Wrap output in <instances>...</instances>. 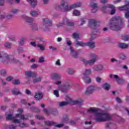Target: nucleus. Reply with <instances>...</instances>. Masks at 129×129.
<instances>
[{
  "instance_id": "1",
  "label": "nucleus",
  "mask_w": 129,
  "mask_h": 129,
  "mask_svg": "<svg viewBox=\"0 0 129 129\" xmlns=\"http://www.w3.org/2000/svg\"><path fill=\"white\" fill-rule=\"evenodd\" d=\"M87 119H94L97 122H103L111 119V115L108 113L104 111L96 113L93 117L90 116Z\"/></svg>"
},
{
  "instance_id": "2",
  "label": "nucleus",
  "mask_w": 129,
  "mask_h": 129,
  "mask_svg": "<svg viewBox=\"0 0 129 129\" xmlns=\"http://www.w3.org/2000/svg\"><path fill=\"white\" fill-rule=\"evenodd\" d=\"M81 6H82V4L80 2H78L69 6L67 2L61 1L60 5L56 6L55 8L56 10H62V8H63L62 12H70L71 10L76 9V8H79L80 7H81Z\"/></svg>"
},
{
  "instance_id": "3",
  "label": "nucleus",
  "mask_w": 129,
  "mask_h": 129,
  "mask_svg": "<svg viewBox=\"0 0 129 129\" xmlns=\"http://www.w3.org/2000/svg\"><path fill=\"white\" fill-rule=\"evenodd\" d=\"M109 27L113 31L120 30L122 27V22L119 17L112 18L109 23Z\"/></svg>"
},
{
  "instance_id": "4",
  "label": "nucleus",
  "mask_w": 129,
  "mask_h": 129,
  "mask_svg": "<svg viewBox=\"0 0 129 129\" xmlns=\"http://www.w3.org/2000/svg\"><path fill=\"white\" fill-rule=\"evenodd\" d=\"M18 113L16 114L15 117H13V115L10 114L6 115V119L9 120H12L13 122L19 123L21 121V119H28V116L26 115H23V109H19L18 110Z\"/></svg>"
},
{
  "instance_id": "5",
  "label": "nucleus",
  "mask_w": 129,
  "mask_h": 129,
  "mask_svg": "<svg viewBox=\"0 0 129 129\" xmlns=\"http://www.w3.org/2000/svg\"><path fill=\"white\" fill-rule=\"evenodd\" d=\"M66 100H67L68 102H60L59 103V105L60 107L65 106L67 105L69 103H71V104H81L82 102H83V100H73L72 99L70 98L69 97H67Z\"/></svg>"
},
{
  "instance_id": "6",
  "label": "nucleus",
  "mask_w": 129,
  "mask_h": 129,
  "mask_svg": "<svg viewBox=\"0 0 129 129\" xmlns=\"http://www.w3.org/2000/svg\"><path fill=\"white\" fill-rule=\"evenodd\" d=\"M0 59L2 62H6V63H17V60L15 59H12L10 58V55L7 53L0 52Z\"/></svg>"
},
{
  "instance_id": "7",
  "label": "nucleus",
  "mask_w": 129,
  "mask_h": 129,
  "mask_svg": "<svg viewBox=\"0 0 129 129\" xmlns=\"http://www.w3.org/2000/svg\"><path fill=\"white\" fill-rule=\"evenodd\" d=\"M98 58V56L96 54H93L91 56V59L90 60L83 59V62L84 64L89 65H93L95 63V61Z\"/></svg>"
},
{
  "instance_id": "8",
  "label": "nucleus",
  "mask_w": 129,
  "mask_h": 129,
  "mask_svg": "<svg viewBox=\"0 0 129 129\" xmlns=\"http://www.w3.org/2000/svg\"><path fill=\"white\" fill-rule=\"evenodd\" d=\"M30 44L31 45L33 46V47H38L41 51L45 50V46H46V43L45 42L40 41L38 44H36L35 42H32Z\"/></svg>"
},
{
  "instance_id": "9",
  "label": "nucleus",
  "mask_w": 129,
  "mask_h": 129,
  "mask_svg": "<svg viewBox=\"0 0 129 129\" xmlns=\"http://www.w3.org/2000/svg\"><path fill=\"white\" fill-rule=\"evenodd\" d=\"M109 77L112 79H115L118 84H123V83H124V80L122 78H119L117 75L111 74L109 75Z\"/></svg>"
},
{
  "instance_id": "10",
  "label": "nucleus",
  "mask_w": 129,
  "mask_h": 129,
  "mask_svg": "<svg viewBox=\"0 0 129 129\" xmlns=\"http://www.w3.org/2000/svg\"><path fill=\"white\" fill-rule=\"evenodd\" d=\"M98 89V87L94 85L89 86L86 90V94H91L93 93L94 91L97 90Z\"/></svg>"
},
{
  "instance_id": "11",
  "label": "nucleus",
  "mask_w": 129,
  "mask_h": 129,
  "mask_svg": "<svg viewBox=\"0 0 129 129\" xmlns=\"http://www.w3.org/2000/svg\"><path fill=\"white\" fill-rule=\"evenodd\" d=\"M62 121L63 123H69L70 124H75L76 122L75 121L69 120V115L65 114L63 116Z\"/></svg>"
},
{
  "instance_id": "12",
  "label": "nucleus",
  "mask_w": 129,
  "mask_h": 129,
  "mask_svg": "<svg viewBox=\"0 0 129 129\" xmlns=\"http://www.w3.org/2000/svg\"><path fill=\"white\" fill-rule=\"evenodd\" d=\"M108 9L111 10V15H113L115 13V7H114L113 5H111L110 4L107 5L106 7H102L101 10L103 12H104L105 10H107Z\"/></svg>"
},
{
  "instance_id": "13",
  "label": "nucleus",
  "mask_w": 129,
  "mask_h": 129,
  "mask_svg": "<svg viewBox=\"0 0 129 129\" xmlns=\"http://www.w3.org/2000/svg\"><path fill=\"white\" fill-rule=\"evenodd\" d=\"M45 123L47 125H54L56 127H62V126H64V124L63 123L57 124V123L52 121H45Z\"/></svg>"
},
{
  "instance_id": "14",
  "label": "nucleus",
  "mask_w": 129,
  "mask_h": 129,
  "mask_svg": "<svg viewBox=\"0 0 129 129\" xmlns=\"http://www.w3.org/2000/svg\"><path fill=\"white\" fill-rule=\"evenodd\" d=\"M43 24L46 27L52 26V21L48 18H45L43 19Z\"/></svg>"
},
{
  "instance_id": "15",
  "label": "nucleus",
  "mask_w": 129,
  "mask_h": 129,
  "mask_svg": "<svg viewBox=\"0 0 129 129\" xmlns=\"http://www.w3.org/2000/svg\"><path fill=\"white\" fill-rule=\"evenodd\" d=\"M93 71H102L103 70V66L102 64H97L93 67Z\"/></svg>"
},
{
  "instance_id": "16",
  "label": "nucleus",
  "mask_w": 129,
  "mask_h": 129,
  "mask_svg": "<svg viewBox=\"0 0 129 129\" xmlns=\"http://www.w3.org/2000/svg\"><path fill=\"white\" fill-rule=\"evenodd\" d=\"M69 88H70V85L69 84H68L66 86L61 85L58 87L59 90H60L62 92H66L67 89H69Z\"/></svg>"
},
{
  "instance_id": "17",
  "label": "nucleus",
  "mask_w": 129,
  "mask_h": 129,
  "mask_svg": "<svg viewBox=\"0 0 129 129\" xmlns=\"http://www.w3.org/2000/svg\"><path fill=\"white\" fill-rule=\"evenodd\" d=\"M83 80L86 84H90L92 83V80L89 76H85L83 78Z\"/></svg>"
},
{
  "instance_id": "18",
  "label": "nucleus",
  "mask_w": 129,
  "mask_h": 129,
  "mask_svg": "<svg viewBox=\"0 0 129 129\" xmlns=\"http://www.w3.org/2000/svg\"><path fill=\"white\" fill-rule=\"evenodd\" d=\"M43 97V94L41 92H38L35 93V98L36 100H40Z\"/></svg>"
},
{
  "instance_id": "19",
  "label": "nucleus",
  "mask_w": 129,
  "mask_h": 129,
  "mask_svg": "<svg viewBox=\"0 0 129 129\" xmlns=\"http://www.w3.org/2000/svg\"><path fill=\"white\" fill-rule=\"evenodd\" d=\"M102 88L104 90L108 91L110 89V85L107 83H104L102 85Z\"/></svg>"
},
{
  "instance_id": "20",
  "label": "nucleus",
  "mask_w": 129,
  "mask_h": 129,
  "mask_svg": "<svg viewBox=\"0 0 129 129\" xmlns=\"http://www.w3.org/2000/svg\"><path fill=\"white\" fill-rule=\"evenodd\" d=\"M61 78V76L58 74L52 73L51 74V79L52 80H58V79H60Z\"/></svg>"
},
{
  "instance_id": "21",
  "label": "nucleus",
  "mask_w": 129,
  "mask_h": 129,
  "mask_svg": "<svg viewBox=\"0 0 129 129\" xmlns=\"http://www.w3.org/2000/svg\"><path fill=\"white\" fill-rule=\"evenodd\" d=\"M118 47L121 49H127V48L129 47V45L128 44H125L124 43H119L118 44Z\"/></svg>"
},
{
  "instance_id": "22",
  "label": "nucleus",
  "mask_w": 129,
  "mask_h": 129,
  "mask_svg": "<svg viewBox=\"0 0 129 129\" xmlns=\"http://www.w3.org/2000/svg\"><path fill=\"white\" fill-rule=\"evenodd\" d=\"M92 13H96L97 12V5L95 3H91Z\"/></svg>"
},
{
  "instance_id": "23",
  "label": "nucleus",
  "mask_w": 129,
  "mask_h": 129,
  "mask_svg": "<svg viewBox=\"0 0 129 129\" xmlns=\"http://www.w3.org/2000/svg\"><path fill=\"white\" fill-rule=\"evenodd\" d=\"M27 2L31 5L32 8L36 7L38 5V2L36 0H27Z\"/></svg>"
},
{
  "instance_id": "24",
  "label": "nucleus",
  "mask_w": 129,
  "mask_h": 129,
  "mask_svg": "<svg viewBox=\"0 0 129 129\" xmlns=\"http://www.w3.org/2000/svg\"><path fill=\"white\" fill-rule=\"evenodd\" d=\"M71 55L74 57V58H77V52L74 51V49L72 47H70Z\"/></svg>"
},
{
  "instance_id": "25",
  "label": "nucleus",
  "mask_w": 129,
  "mask_h": 129,
  "mask_svg": "<svg viewBox=\"0 0 129 129\" xmlns=\"http://www.w3.org/2000/svg\"><path fill=\"white\" fill-rule=\"evenodd\" d=\"M98 109L95 107H91L87 109V112H90V113H94L98 111Z\"/></svg>"
},
{
  "instance_id": "26",
  "label": "nucleus",
  "mask_w": 129,
  "mask_h": 129,
  "mask_svg": "<svg viewBox=\"0 0 129 129\" xmlns=\"http://www.w3.org/2000/svg\"><path fill=\"white\" fill-rule=\"evenodd\" d=\"M36 74L35 72L27 71L25 72V76L27 77H32Z\"/></svg>"
},
{
  "instance_id": "27",
  "label": "nucleus",
  "mask_w": 129,
  "mask_h": 129,
  "mask_svg": "<svg viewBox=\"0 0 129 129\" xmlns=\"http://www.w3.org/2000/svg\"><path fill=\"white\" fill-rule=\"evenodd\" d=\"M87 45V42L85 43L83 41H77V43L76 44V47H77V46H80L81 47H84V46H86Z\"/></svg>"
},
{
  "instance_id": "28",
  "label": "nucleus",
  "mask_w": 129,
  "mask_h": 129,
  "mask_svg": "<svg viewBox=\"0 0 129 129\" xmlns=\"http://www.w3.org/2000/svg\"><path fill=\"white\" fill-rule=\"evenodd\" d=\"M83 74L84 76H87V75H90V74H91V69H89L86 70Z\"/></svg>"
},
{
  "instance_id": "29",
  "label": "nucleus",
  "mask_w": 129,
  "mask_h": 129,
  "mask_svg": "<svg viewBox=\"0 0 129 129\" xmlns=\"http://www.w3.org/2000/svg\"><path fill=\"white\" fill-rule=\"evenodd\" d=\"M127 7H129V2L127 5L119 7L118 9L119 11H124V10H128V8H127Z\"/></svg>"
},
{
  "instance_id": "30",
  "label": "nucleus",
  "mask_w": 129,
  "mask_h": 129,
  "mask_svg": "<svg viewBox=\"0 0 129 129\" xmlns=\"http://www.w3.org/2000/svg\"><path fill=\"white\" fill-rule=\"evenodd\" d=\"M86 46H88L90 48H94L95 47V43L94 42H87Z\"/></svg>"
},
{
  "instance_id": "31",
  "label": "nucleus",
  "mask_w": 129,
  "mask_h": 129,
  "mask_svg": "<svg viewBox=\"0 0 129 129\" xmlns=\"http://www.w3.org/2000/svg\"><path fill=\"white\" fill-rule=\"evenodd\" d=\"M96 24V21L93 19H90L89 21V26L91 27V26H95Z\"/></svg>"
},
{
  "instance_id": "32",
  "label": "nucleus",
  "mask_w": 129,
  "mask_h": 129,
  "mask_svg": "<svg viewBox=\"0 0 129 129\" xmlns=\"http://www.w3.org/2000/svg\"><path fill=\"white\" fill-rule=\"evenodd\" d=\"M0 75L5 77V76H7V71L4 69H2L0 71Z\"/></svg>"
},
{
  "instance_id": "33",
  "label": "nucleus",
  "mask_w": 129,
  "mask_h": 129,
  "mask_svg": "<svg viewBox=\"0 0 129 129\" xmlns=\"http://www.w3.org/2000/svg\"><path fill=\"white\" fill-rule=\"evenodd\" d=\"M64 24H66L68 26H73L74 25V23L70 22L68 19H66L64 21Z\"/></svg>"
},
{
  "instance_id": "34",
  "label": "nucleus",
  "mask_w": 129,
  "mask_h": 129,
  "mask_svg": "<svg viewBox=\"0 0 129 129\" xmlns=\"http://www.w3.org/2000/svg\"><path fill=\"white\" fill-rule=\"evenodd\" d=\"M85 124H86L87 125H89V127H87V129L92 128V125H91V121H86L85 122Z\"/></svg>"
},
{
  "instance_id": "35",
  "label": "nucleus",
  "mask_w": 129,
  "mask_h": 129,
  "mask_svg": "<svg viewBox=\"0 0 129 129\" xmlns=\"http://www.w3.org/2000/svg\"><path fill=\"white\" fill-rule=\"evenodd\" d=\"M13 94H21V92L19 91L18 89L14 88L12 90Z\"/></svg>"
},
{
  "instance_id": "36",
  "label": "nucleus",
  "mask_w": 129,
  "mask_h": 129,
  "mask_svg": "<svg viewBox=\"0 0 129 129\" xmlns=\"http://www.w3.org/2000/svg\"><path fill=\"white\" fill-rule=\"evenodd\" d=\"M30 15L32 16V17H38V15H39V14L37 11H32L30 12Z\"/></svg>"
},
{
  "instance_id": "37",
  "label": "nucleus",
  "mask_w": 129,
  "mask_h": 129,
  "mask_svg": "<svg viewBox=\"0 0 129 129\" xmlns=\"http://www.w3.org/2000/svg\"><path fill=\"white\" fill-rule=\"evenodd\" d=\"M25 21L27 23H33L34 19L31 17H26Z\"/></svg>"
},
{
  "instance_id": "38",
  "label": "nucleus",
  "mask_w": 129,
  "mask_h": 129,
  "mask_svg": "<svg viewBox=\"0 0 129 129\" xmlns=\"http://www.w3.org/2000/svg\"><path fill=\"white\" fill-rule=\"evenodd\" d=\"M73 16H80V11L77 10H75L73 12Z\"/></svg>"
},
{
  "instance_id": "39",
  "label": "nucleus",
  "mask_w": 129,
  "mask_h": 129,
  "mask_svg": "<svg viewBox=\"0 0 129 129\" xmlns=\"http://www.w3.org/2000/svg\"><path fill=\"white\" fill-rule=\"evenodd\" d=\"M13 17L12 15H1V19H4V18H7V19H11Z\"/></svg>"
},
{
  "instance_id": "40",
  "label": "nucleus",
  "mask_w": 129,
  "mask_h": 129,
  "mask_svg": "<svg viewBox=\"0 0 129 129\" xmlns=\"http://www.w3.org/2000/svg\"><path fill=\"white\" fill-rule=\"evenodd\" d=\"M123 41H128L129 40V36L128 35H124L122 36L121 38Z\"/></svg>"
},
{
  "instance_id": "41",
  "label": "nucleus",
  "mask_w": 129,
  "mask_h": 129,
  "mask_svg": "<svg viewBox=\"0 0 129 129\" xmlns=\"http://www.w3.org/2000/svg\"><path fill=\"white\" fill-rule=\"evenodd\" d=\"M38 67H39V65L36 63H33L30 66L31 69H37Z\"/></svg>"
},
{
  "instance_id": "42",
  "label": "nucleus",
  "mask_w": 129,
  "mask_h": 129,
  "mask_svg": "<svg viewBox=\"0 0 129 129\" xmlns=\"http://www.w3.org/2000/svg\"><path fill=\"white\" fill-rule=\"evenodd\" d=\"M119 57L120 59H122V60H125V59H126V56L123 53H120L119 54Z\"/></svg>"
},
{
  "instance_id": "43",
  "label": "nucleus",
  "mask_w": 129,
  "mask_h": 129,
  "mask_svg": "<svg viewBox=\"0 0 129 129\" xmlns=\"http://www.w3.org/2000/svg\"><path fill=\"white\" fill-rule=\"evenodd\" d=\"M73 38H74V39H76V40H77V39H79V34L76 33H73Z\"/></svg>"
},
{
  "instance_id": "44",
  "label": "nucleus",
  "mask_w": 129,
  "mask_h": 129,
  "mask_svg": "<svg viewBox=\"0 0 129 129\" xmlns=\"http://www.w3.org/2000/svg\"><path fill=\"white\" fill-rule=\"evenodd\" d=\"M41 80H42V78H41L40 77L35 78L33 80V83H37V82H40V81H41Z\"/></svg>"
},
{
  "instance_id": "45",
  "label": "nucleus",
  "mask_w": 129,
  "mask_h": 129,
  "mask_svg": "<svg viewBox=\"0 0 129 129\" xmlns=\"http://www.w3.org/2000/svg\"><path fill=\"white\" fill-rule=\"evenodd\" d=\"M55 65L56 66H58V67H60L61 66V62H60V59H58L55 62Z\"/></svg>"
},
{
  "instance_id": "46",
  "label": "nucleus",
  "mask_w": 129,
  "mask_h": 129,
  "mask_svg": "<svg viewBox=\"0 0 129 129\" xmlns=\"http://www.w3.org/2000/svg\"><path fill=\"white\" fill-rule=\"evenodd\" d=\"M25 41H26V38H22L19 42V45H24V43H25Z\"/></svg>"
},
{
  "instance_id": "47",
  "label": "nucleus",
  "mask_w": 129,
  "mask_h": 129,
  "mask_svg": "<svg viewBox=\"0 0 129 129\" xmlns=\"http://www.w3.org/2000/svg\"><path fill=\"white\" fill-rule=\"evenodd\" d=\"M4 45L5 47H6V48H8L9 49L12 47V44L9 42H6Z\"/></svg>"
},
{
  "instance_id": "48",
  "label": "nucleus",
  "mask_w": 129,
  "mask_h": 129,
  "mask_svg": "<svg viewBox=\"0 0 129 129\" xmlns=\"http://www.w3.org/2000/svg\"><path fill=\"white\" fill-rule=\"evenodd\" d=\"M13 84L18 85V84H20V83H21V82H20V80H14L13 81Z\"/></svg>"
},
{
  "instance_id": "49",
  "label": "nucleus",
  "mask_w": 129,
  "mask_h": 129,
  "mask_svg": "<svg viewBox=\"0 0 129 129\" xmlns=\"http://www.w3.org/2000/svg\"><path fill=\"white\" fill-rule=\"evenodd\" d=\"M102 79H101V78L99 77H96L95 78V80L96 81V82H97L98 83H100V82H101V80Z\"/></svg>"
},
{
  "instance_id": "50",
  "label": "nucleus",
  "mask_w": 129,
  "mask_h": 129,
  "mask_svg": "<svg viewBox=\"0 0 129 129\" xmlns=\"http://www.w3.org/2000/svg\"><path fill=\"white\" fill-rule=\"evenodd\" d=\"M67 72L69 73V74H73L74 72H73V70H72V69H68Z\"/></svg>"
},
{
  "instance_id": "51",
  "label": "nucleus",
  "mask_w": 129,
  "mask_h": 129,
  "mask_svg": "<svg viewBox=\"0 0 129 129\" xmlns=\"http://www.w3.org/2000/svg\"><path fill=\"white\" fill-rule=\"evenodd\" d=\"M66 43L68 46H71V45H72V41H71V40H69V39H67Z\"/></svg>"
},
{
  "instance_id": "52",
  "label": "nucleus",
  "mask_w": 129,
  "mask_h": 129,
  "mask_svg": "<svg viewBox=\"0 0 129 129\" xmlns=\"http://www.w3.org/2000/svg\"><path fill=\"white\" fill-rule=\"evenodd\" d=\"M44 61H45V59L44 58V57L41 56L39 57V61H38L39 63H43V62H44Z\"/></svg>"
},
{
  "instance_id": "53",
  "label": "nucleus",
  "mask_w": 129,
  "mask_h": 129,
  "mask_svg": "<svg viewBox=\"0 0 129 129\" xmlns=\"http://www.w3.org/2000/svg\"><path fill=\"white\" fill-rule=\"evenodd\" d=\"M54 94L56 97H59V91L58 90H54Z\"/></svg>"
},
{
  "instance_id": "54",
  "label": "nucleus",
  "mask_w": 129,
  "mask_h": 129,
  "mask_svg": "<svg viewBox=\"0 0 129 129\" xmlns=\"http://www.w3.org/2000/svg\"><path fill=\"white\" fill-rule=\"evenodd\" d=\"M36 118H37V119H43L44 117L40 115H37L36 116Z\"/></svg>"
},
{
  "instance_id": "55",
  "label": "nucleus",
  "mask_w": 129,
  "mask_h": 129,
  "mask_svg": "<svg viewBox=\"0 0 129 129\" xmlns=\"http://www.w3.org/2000/svg\"><path fill=\"white\" fill-rule=\"evenodd\" d=\"M116 100L117 102H118V103H121L122 102V101L121 100V99H120V98L118 97L116 98Z\"/></svg>"
},
{
  "instance_id": "56",
  "label": "nucleus",
  "mask_w": 129,
  "mask_h": 129,
  "mask_svg": "<svg viewBox=\"0 0 129 129\" xmlns=\"http://www.w3.org/2000/svg\"><path fill=\"white\" fill-rule=\"evenodd\" d=\"M49 49L50 50H52V51H56L57 50V48L55 47H53V46H50Z\"/></svg>"
},
{
  "instance_id": "57",
  "label": "nucleus",
  "mask_w": 129,
  "mask_h": 129,
  "mask_svg": "<svg viewBox=\"0 0 129 129\" xmlns=\"http://www.w3.org/2000/svg\"><path fill=\"white\" fill-rule=\"evenodd\" d=\"M20 126L21 127H25L26 126H28V124H26L25 123H23L20 124Z\"/></svg>"
},
{
  "instance_id": "58",
  "label": "nucleus",
  "mask_w": 129,
  "mask_h": 129,
  "mask_svg": "<svg viewBox=\"0 0 129 129\" xmlns=\"http://www.w3.org/2000/svg\"><path fill=\"white\" fill-rule=\"evenodd\" d=\"M25 92L26 94H28V95H30V94H31V91H30V90L26 89Z\"/></svg>"
},
{
  "instance_id": "59",
  "label": "nucleus",
  "mask_w": 129,
  "mask_h": 129,
  "mask_svg": "<svg viewBox=\"0 0 129 129\" xmlns=\"http://www.w3.org/2000/svg\"><path fill=\"white\" fill-rule=\"evenodd\" d=\"M62 83V82L61 81H58L54 82V84H56V85H59V84H61Z\"/></svg>"
},
{
  "instance_id": "60",
  "label": "nucleus",
  "mask_w": 129,
  "mask_h": 129,
  "mask_svg": "<svg viewBox=\"0 0 129 129\" xmlns=\"http://www.w3.org/2000/svg\"><path fill=\"white\" fill-rule=\"evenodd\" d=\"M7 81H11L12 80H13V77H8L7 79H6Z\"/></svg>"
},
{
  "instance_id": "61",
  "label": "nucleus",
  "mask_w": 129,
  "mask_h": 129,
  "mask_svg": "<svg viewBox=\"0 0 129 129\" xmlns=\"http://www.w3.org/2000/svg\"><path fill=\"white\" fill-rule=\"evenodd\" d=\"M63 25H64V23H59L58 24H56L57 27H62V26H63Z\"/></svg>"
},
{
  "instance_id": "62",
  "label": "nucleus",
  "mask_w": 129,
  "mask_h": 129,
  "mask_svg": "<svg viewBox=\"0 0 129 129\" xmlns=\"http://www.w3.org/2000/svg\"><path fill=\"white\" fill-rule=\"evenodd\" d=\"M85 22H86V19H82L81 23V26L84 24H85Z\"/></svg>"
},
{
  "instance_id": "63",
  "label": "nucleus",
  "mask_w": 129,
  "mask_h": 129,
  "mask_svg": "<svg viewBox=\"0 0 129 129\" xmlns=\"http://www.w3.org/2000/svg\"><path fill=\"white\" fill-rule=\"evenodd\" d=\"M12 14H16V13H18V10L17 9H13L12 11Z\"/></svg>"
},
{
  "instance_id": "64",
  "label": "nucleus",
  "mask_w": 129,
  "mask_h": 129,
  "mask_svg": "<svg viewBox=\"0 0 129 129\" xmlns=\"http://www.w3.org/2000/svg\"><path fill=\"white\" fill-rule=\"evenodd\" d=\"M9 128H10V129H15V128H16V126H15V125H10L9 126Z\"/></svg>"
}]
</instances>
